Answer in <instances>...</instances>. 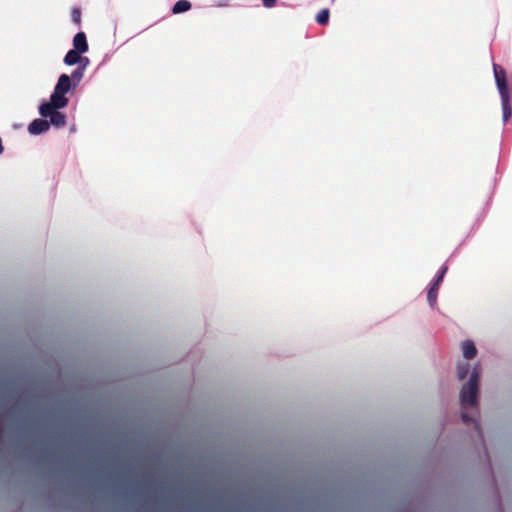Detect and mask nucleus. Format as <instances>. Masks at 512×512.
I'll return each mask as SVG.
<instances>
[{
    "mask_svg": "<svg viewBox=\"0 0 512 512\" xmlns=\"http://www.w3.org/2000/svg\"><path fill=\"white\" fill-rule=\"evenodd\" d=\"M480 370L473 368L468 382L463 385L460 392V404L462 409L476 407L478 403Z\"/></svg>",
    "mask_w": 512,
    "mask_h": 512,
    "instance_id": "1",
    "label": "nucleus"
},
{
    "mask_svg": "<svg viewBox=\"0 0 512 512\" xmlns=\"http://www.w3.org/2000/svg\"><path fill=\"white\" fill-rule=\"evenodd\" d=\"M494 77L501 98L503 121L506 123L512 115L510 94L507 86L506 71L498 64H493Z\"/></svg>",
    "mask_w": 512,
    "mask_h": 512,
    "instance_id": "2",
    "label": "nucleus"
},
{
    "mask_svg": "<svg viewBox=\"0 0 512 512\" xmlns=\"http://www.w3.org/2000/svg\"><path fill=\"white\" fill-rule=\"evenodd\" d=\"M70 89V76L67 74L60 75L57 84L54 88V91L50 96V101H52V105H56V107H66L68 104V98L66 97V94L69 92Z\"/></svg>",
    "mask_w": 512,
    "mask_h": 512,
    "instance_id": "3",
    "label": "nucleus"
},
{
    "mask_svg": "<svg viewBox=\"0 0 512 512\" xmlns=\"http://www.w3.org/2000/svg\"><path fill=\"white\" fill-rule=\"evenodd\" d=\"M63 107H56L52 105V101L43 102L39 106V113L43 118H49V126L52 125L56 128H62L66 124V116L62 112L58 111Z\"/></svg>",
    "mask_w": 512,
    "mask_h": 512,
    "instance_id": "4",
    "label": "nucleus"
},
{
    "mask_svg": "<svg viewBox=\"0 0 512 512\" xmlns=\"http://www.w3.org/2000/svg\"><path fill=\"white\" fill-rule=\"evenodd\" d=\"M447 270H448V267L446 265H443L437 272L432 283L430 284V287H429V290L427 293V300H428L429 305L432 308H434L436 306L438 290L440 288L441 283L443 282V279H444V276H445Z\"/></svg>",
    "mask_w": 512,
    "mask_h": 512,
    "instance_id": "5",
    "label": "nucleus"
},
{
    "mask_svg": "<svg viewBox=\"0 0 512 512\" xmlns=\"http://www.w3.org/2000/svg\"><path fill=\"white\" fill-rule=\"evenodd\" d=\"M49 129V122L45 119H34L28 126V132L32 135L42 134Z\"/></svg>",
    "mask_w": 512,
    "mask_h": 512,
    "instance_id": "6",
    "label": "nucleus"
},
{
    "mask_svg": "<svg viewBox=\"0 0 512 512\" xmlns=\"http://www.w3.org/2000/svg\"><path fill=\"white\" fill-rule=\"evenodd\" d=\"M74 49L85 53L88 51V43L84 32H78L73 38Z\"/></svg>",
    "mask_w": 512,
    "mask_h": 512,
    "instance_id": "7",
    "label": "nucleus"
},
{
    "mask_svg": "<svg viewBox=\"0 0 512 512\" xmlns=\"http://www.w3.org/2000/svg\"><path fill=\"white\" fill-rule=\"evenodd\" d=\"M463 356L470 360L473 359L477 354V349L473 341L465 340L462 342Z\"/></svg>",
    "mask_w": 512,
    "mask_h": 512,
    "instance_id": "8",
    "label": "nucleus"
},
{
    "mask_svg": "<svg viewBox=\"0 0 512 512\" xmlns=\"http://www.w3.org/2000/svg\"><path fill=\"white\" fill-rule=\"evenodd\" d=\"M81 54L82 52L75 49L69 50L64 57V63L69 66L77 64L81 60Z\"/></svg>",
    "mask_w": 512,
    "mask_h": 512,
    "instance_id": "9",
    "label": "nucleus"
},
{
    "mask_svg": "<svg viewBox=\"0 0 512 512\" xmlns=\"http://www.w3.org/2000/svg\"><path fill=\"white\" fill-rule=\"evenodd\" d=\"M191 8V3L187 0H179L177 1L173 8L172 12L174 14H179L188 11Z\"/></svg>",
    "mask_w": 512,
    "mask_h": 512,
    "instance_id": "10",
    "label": "nucleus"
},
{
    "mask_svg": "<svg viewBox=\"0 0 512 512\" xmlns=\"http://www.w3.org/2000/svg\"><path fill=\"white\" fill-rule=\"evenodd\" d=\"M470 365L468 363H462L457 366V376L459 380H463L469 373Z\"/></svg>",
    "mask_w": 512,
    "mask_h": 512,
    "instance_id": "11",
    "label": "nucleus"
},
{
    "mask_svg": "<svg viewBox=\"0 0 512 512\" xmlns=\"http://www.w3.org/2000/svg\"><path fill=\"white\" fill-rule=\"evenodd\" d=\"M328 20H329V10L322 9L316 17L317 23L320 25H326L328 23Z\"/></svg>",
    "mask_w": 512,
    "mask_h": 512,
    "instance_id": "12",
    "label": "nucleus"
},
{
    "mask_svg": "<svg viewBox=\"0 0 512 512\" xmlns=\"http://www.w3.org/2000/svg\"><path fill=\"white\" fill-rule=\"evenodd\" d=\"M84 67H77L71 74L70 80H74L75 82H80L84 75Z\"/></svg>",
    "mask_w": 512,
    "mask_h": 512,
    "instance_id": "13",
    "label": "nucleus"
},
{
    "mask_svg": "<svg viewBox=\"0 0 512 512\" xmlns=\"http://www.w3.org/2000/svg\"><path fill=\"white\" fill-rule=\"evenodd\" d=\"M461 418H462V421L465 423V424H474L476 430H480V425L479 423L473 419L472 417H470L466 412H462L461 414Z\"/></svg>",
    "mask_w": 512,
    "mask_h": 512,
    "instance_id": "14",
    "label": "nucleus"
},
{
    "mask_svg": "<svg viewBox=\"0 0 512 512\" xmlns=\"http://www.w3.org/2000/svg\"><path fill=\"white\" fill-rule=\"evenodd\" d=\"M71 17H72V21L79 25L80 24V21H81V12H80V9L79 8H73L72 10V13H71Z\"/></svg>",
    "mask_w": 512,
    "mask_h": 512,
    "instance_id": "15",
    "label": "nucleus"
},
{
    "mask_svg": "<svg viewBox=\"0 0 512 512\" xmlns=\"http://www.w3.org/2000/svg\"><path fill=\"white\" fill-rule=\"evenodd\" d=\"M263 6L266 8H272L276 4V0H262Z\"/></svg>",
    "mask_w": 512,
    "mask_h": 512,
    "instance_id": "16",
    "label": "nucleus"
}]
</instances>
